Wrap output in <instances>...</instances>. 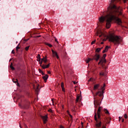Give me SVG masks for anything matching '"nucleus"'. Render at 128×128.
<instances>
[{"label": "nucleus", "mask_w": 128, "mask_h": 128, "mask_svg": "<svg viewBox=\"0 0 128 128\" xmlns=\"http://www.w3.org/2000/svg\"><path fill=\"white\" fill-rule=\"evenodd\" d=\"M120 8L116 7L114 4L110 5L107 10L104 12L102 16L98 18L99 24H104L106 22V28H110L112 26V22H116L118 24H122V20L116 16V14H119L120 16H122V13L118 10Z\"/></svg>", "instance_id": "obj_1"}, {"label": "nucleus", "mask_w": 128, "mask_h": 128, "mask_svg": "<svg viewBox=\"0 0 128 128\" xmlns=\"http://www.w3.org/2000/svg\"><path fill=\"white\" fill-rule=\"evenodd\" d=\"M96 36H99L102 42H106L108 38L109 42H113L115 46H120L122 42V38L120 36L110 35L108 36L106 32H104L102 30H98L96 34Z\"/></svg>", "instance_id": "obj_2"}, {"label": "nucleus", "mask_w": 128, "mask_h": 128, "mask_svg": "<svg viewBox=\"0 0 128 128\" xmlns=\"http://www.w3.org/2000/svg\"><path fill=\"white\" fill-rule=\"evenodd\" d=\"M106 84H104V86H101V88L98 91L96 92V96H104V92L106 90Z\"/></svg>", "instance_id": "obj_3"}, {"label": "nucleus", "mask_w": 128, "mask_h": 128, "mask_svg": "<svg viewBox=\"0 0 128 128\" xmlns=\"http://www.w3.org/2000/svg\"><path fill=\"white\" fill-rule=\"evenodd\" d=\"M106 54H104L102 58L100 60V62L98 63V64H100L103 68H104V64L106 62Z\"/></svg>", "instance_id": "obj_4"}, {"label": "nucleus", "mask_w": 128, "mask_h": 128, "mask_svg": "<svg viewBox=\"0 0 128 128\" xmlns=\"http://www.w3.org/2000/svg\"><path fill=\"white\" fill-rule=\"evenodd\" d=\"M99 100H100L96 98V96H94V106L95 108L98 107V106H100V102H98Z\"/></svg>", "instance_id": "obj_5"}, {"label": "nucleus", "mask_w": 128, "mask_h": 128, "mask_svg": "<svg viewBox=\"0 0 128 128\" xmlns=\"http://www.w3.org/2000/svg\"><path fill=\"white\" fill-rule=\"evenodd\" d=\"M41 118L43 120V122L44 124H46V122H48V115L45 116H41Z\"/></svg>", "instance_id": "obj_6"}, {"label": "nucleus", "mask_w": 128, "mask_h": 128, "mask_svg": "<svg viewBox=\"0 0 128 128\" xmlns=\"http://www.w3.org/2000/svg\"><path fill=\"white\" fill-rule=\"evenodd\" d=\"M102 106H100L98 108L97 112L98 118H100V112L102 111Z\"/></svg>", "instance_id": "obj_7"}, {"label": "nucleus", "mask_w": 128, "mask_h": 128, "mask_svg": "<svg viewBox=\"0 0 128 128\" xmlns=\"http://www.w3.org/2000/svg\"><path fill=\"white\" fill-rule=\"evenodd\" d=\"M100 56L98 54H96L95 56L93 57V60H95L96 62H98L100 60Z\"/></svg>", "instance_id": "obj_8"}, {"label": "nucleus", "mask_w": 128, "mask_h": 128, "mask_svg": "<svg viewBox=\"0 0 128 128\" xmlns=\"http://www.w3.org/2000/svg\"><path fill=\"white\" fill-rule=\"evenodd\" d=\"M52 52L53 56H56L58 60L60 58V57L58 55V53L56 52L54 50H52Z\"/></svg>", "instance_id": "obj_9"}, {"label": "nucleus", "mask_w": 128, "mask_h": 128, "mask_svg": "<svg viewBox=\"0 0 128 128\" xmlns=\"http://www.w3.org/2000/svg\"><path fill=\"white\" fill-rule=\"evenodd\" d=\"M100 86V84H95L94 86V90H98Z\"/></svg>", "instance_id": "obj_10"}, {"label": "nucleus", "mask_w": 128, "mask_h": 128, "mask_svg": "<svg viewBox=\"0 0 128 128\" xmlns=\"http://www.w3.org/2000/svg\"><path fill=\"white\" fill-rule=\"evenodd\" d=\"M92 60H94V59L92 58H88L86 60V64H88V62H90L92 61Z\"/></svg>", "instance_id": "obj_11"}, {"label": "nucleus", "mask_w": 128, "mask_h": 128, "mask_svg": "<svg viewBox=\"0 0 128 128\" xmlns=\"http://www.w3.org/2000/svg\"><path fill=\"white\" fill-rule=\"evenodd\" d=\"M42 78L43 80H46L48 78V75L46 74L44 76L42 77Z\"/></svg>", "instance_id": "obj_12"}, {"label": "nucleus", "mask_w": 128, "mask_h": 128, "mask_svg": "<svg viewBox=\"0 0 128 128\" xmlns=\"http://www.w3.org/2000/svg\"><path fill=\"white\" fill-rule=\"evenodd\" d=\"M80 100H82L81 96H78L76 99V102H80Z\"/></svg>", "instance_id": "obj_13"}, {"label": "nucleus", "mask_w": 128, "mask_h": 128, "mask_svg": "<svg viewBox=\"0 0 128 128\" xmlns=\"http://www.w3.org/2000/svg\"><path fill=\"white\" fill-rule=\"evenodd\" d=\"M102 126V122H99L96 124V128H100Z\"/></svg>", "instance_id": "obj_14"}, {"label": "nucleus", "mask_w": 128, "mask_h": 128, "mask_svg": "<svg viewBox=\"0 0 128 128\" xmlns=\"http://www.w3.org/2000/svg\"><path fill=\"white\" fill-rule=\"evenodd\" d=\"M48 66H50V64H48V65H42V68H48Z\"/></svg>", "instance_id": "obj_15"}, {"label": "nucleus", "mask_w": 128, "mask_h": 128, "mask_svg": "<svg viewBox=\"0 0 128 128\" xmlns=\"http://www.w3.org/2000/svg\"><path fill=\"white\" fill-rule=\"evenodd\" d=\"M12 82H14L15 84H17L16 85L18 86V80L13 79Z\"/></svg>", "instance_id": "obj_16"}, {"label": "nucleus", "mask_w": 128, "mask_h": 128, "mask_svg": "<svg viewBox=\"0 0 128 128\" xmlns=\"http://www.w3.org/2000/svg\"><path fill=\"white\" fill-rule=\"evenodd\" d=\"M42 62H46L48 60L46 59V57L44 58H43L42 59Z\"/></svg>", "instance_id": "obj_17"}, {"label": "nucleus", "mask_w": 128, "mask_h": 128, "mask_svg": "<svg viewBox=\"0 0 128 128\" xmlns=\"http://www.w3.org/2000/svg\"><path fill=\"white\" fill-rule=\"evenodd\" d=\"M104 112H105V114H110V112H108V109H104Z\"/></svg>", "instance_id": "obj_18"}, {"label": "nucleus", "mask_w": 128, "mask_h": 128, "mask_svg": "<svg viewBox=\"0 0 128 128\" xmlns=\"http://www.w3.org/2000/svg\"><path fill=\"white\" fill-rule=\"evenodd\" d=\"M38 86H40V85H38L36 88V92H38L39 90H38Z\"/></svg>", "instance_id": "obj_19"}, {"label": "nucleus", "mask_w": 128, "mask_h": 128, "mask_svg": "<svg viewBox=\"0 0 128 128\" xmlns=\"http://www.w3.org/2000/svg\"><path fill=\"white\" fill-rule=\"evenodd\" d=\"M100 48H98L96 49V52H100Z\"/></svg>", "instance_id": "obj_20"}, {"label": "nucleus", "mask_w": 128, "mask_h": 128, "mask_svg": "<svg viewBox=\"0 0 128 128\" xmlns=\"http://www.w3.org/2000/svg\"><path fill=\"white\" fill-rule=\"evenodd\" d=\"M94 120L96 122H98V118H96V113L94 115Z\"/></svg>", "instance_id": "obj_21"}, {"label": "nucleus", "mask_w": 128, "mask_h": 128, "mask_svg": "<svg viewBox=\"0 0 128 128\" xmlns=\"http://www.w3.org/2000/svg\"><path fill=\"white\" fill-rule=\"evenodd\" d=\"M10 68H12V70H14V68L12 66V63L11 64V65L10 66Z\"/></svg>", "instance_id": "obj_22"}, {"label": "nucleus", "mask_w": 128, "mask_h": 128, "mask_svg": "<svg viewBox=\"0 0 128 128\" xmlns=\"http://www.w3.org/2000/svg\"><path fill=\"white\" fill-rule=\"evenodd\" d=\"M20 46V44H18V46L16 47V50H20V47L18 46Z\"/></svg>", "instance_id": "obj_23"}, {"label": "nucleus", "mask_w": 128, "mask_h": 128, "mask_svg": "<svg viewBox=\"0 0 128 128\" xmlns=\"http://www.w3.org/2000/svg\"><path fill=\"white\" fill-rule=\"evenodd\" d=\"M108 46H106V47L105 48V50H106V52H108Z\"/></svg>", "instance_id": "obj_24"}, {"label": "nucleus", "mask_w": 128, "mask_h": 128, "mask_svg": "<svg viewBox=\"0 0 128 128\" xmlns=\"http://www.w3.org/2000/svg\"><path fill=\"white\" fill-rule=\"evenodd\" d=\"M96 40H94V41H92V42H91V44H96Z\"/></svg>", "instance_id": "obj_25"}, {"label": "nucleus", "mask_w": 128, "mask_h": 128, "mask_svg": "<svg viewBox=\"0 0 128 128\" xmlns=\"http://www.w3.org/2000/svg\"><path fill=\"white\" fill-rule=\"evenodd\" d=\"M28 48H30V46L26 47L25 50H28Z\"/></svg>", "instance_id": "obj_26"}, {"label": "nucleus", "mask_w": 128, "mask_h": 128, "mask_svg": "<svg viewBox=\"0 0 128 128\" xmlns=\"http://www.w3.org/2000/svg\"><path fill=\"white\" fill-rule=\"evenodd\" d=\"M47 46H49L50 48H52V46L50 44H46Z\"/></svg>", "instance_id": "obj_27"}, {"label": "nucleus", "mask_w": 128, "mask_h": 128, "mask_svg": "<svg viewBox=\"0 0 128 128\" xmlns=\"http://www.w3.org/2000/svg\"><path fill=\"white\" fill-rule=\"evenodd\" d=\"M100 76H104V73L101 72L100 73Z\"/></svg>", "instance_id": "obj_28"}, {"label": "nucleus", "mask_w": 128, "mask_h": 128, "mask_svg": "<svg viewBox=\"0 0 128 128\" xmlns=\"http://www.w3.org/2000/svg\"><path fill=\"white\" fill-rule=\"evenodd\" d=\"M37 58H39V60H40V55L38 54Z\"/></svg>", "instance_id": "obj_29"}, {"label": "nucleus", "mask_w": 128, "mask_h": 128, "mask_svg": "<svg viewBox=\"0 0 128 128\" xmlns=\"http://www.w3.org/2000/svg\"><path fill=\"white\" fill-rule=\"evenodd\" d=\"M61 88H64V82L61 83Z\"/></svg>", "instance_id": "obj_30"}, {"label": "nucleus", "mask_w": 128, "mask_h": 128, "mask_svg": "<svg viewBox=\"0 0 128 128\" xmlns=\"http://www.w3.org/2000/svg\"><path fill=\"white\" fill-rule=\"evenodd\" d=\"M39 72H40L41 74H44V72H42V71L40 70H39Z\"/></svg>", "instance_id": "obj_31"}, {"label": "nucleus", "mask_w": 128, "mask_h": 128, "mask_svg": "<svg viewBox=\"0 0 128 128\" xmlns=\"http://www.w3.org/2000/svg\"><path fill=\"white\" fill-rule=\"evenodd\" d=\"M94 80V78H90L88 80V82H92V80Z\"/></svg>", "instance_id": "obj_32"}, {"label": "nucleus", "mask_w": 128, "mask_h": 128, "mask_svg": "<svg viewBox=\"0 0 128 128\" xmlns=\"http://www.w3.org/2000/svg\"><path fill=\"white\" fill-rule=\"evenodd\" d=\"M62 88V92H66V90H64V87H63Z\"/></svg>", "instance_id": "obj_33"}, {"label": "nucleus", "mask_w": 128, "mask_h": 128, "mask_svg": "<svg viewBox=\"0 0 128 128\" xmlns=\"http://www.w3.org/2000/svg\"><path fill=\"white\" fill-rule=\"evenodd\" d=\"M124 118H128V115H126V114H125L124 115Z\"/></svg>", "instance_id": "obj_34"}, {"label": "nucleus", "mask_w": 128, "mask_h": 128, "mask_svg": "<svg viewBox=\"0 0 128 128\" xmlns=\"http://www.w3.org/2000/svg\"><path fill=\"white\" fill-rule=\"evenodd\" d=\"M55 38V42H56L57 44H58V40H56V38Z\"/></svg>", "instance_id": "obj_35"}, {"label": "nucleus", "mask_w": 128, "mask_h": 128, "mask_svg": "<svg viewBox=\"0 0 128 128\" xmlns=\"http://www.w3.org/2000/svg\"><path fill=\"white\" fill-rule=\"evenodd\" d=\"M48 112H52V110H51V109H50V110H48Z\"/></svg>", "instance_id": "obj_36"}, {"label": "nucleus", "mask_w": 128, "mask_h": 128, "mask_svg": "<svg viewBox=\"0 0 128 128\" xmlns=\"http://www.w3.org/2000/svg\"><path fill=\"white\" fill-rule=\"evenodd\" d=\"M102 52H103V54H104V52H106V50H104L102 51Z\"/></svg>", "instance_id": "obj_37"}, {"label": "nucleus", "mask_w": 128, "mask_h": 128, "mask_svg": "<svg viewBox=\"0 0 128 128\" xmlns=\"http://www.w3.org/2000/svg\"><path fill=\"white\" fill-rule=\"evenodd\" d=\"M126 0H123L124 2V4L126 3Z\"/></svg>", "instance_id": "obj_38"}, {"label": "nucleus", "mask_w": 128, "mask_h": 128, "mask_svg": "<svg viewBox=\"0 0 128 128\" xmlns=\"http://www.w3.org/2000/svg\"><path fill=\"white\" fill-rule=\"evenodd\" d=\"M60 128H64L62 126H60Z\"/></svg>", "instance_id": "obj_39"}, {"label": "nucleus", "mask_w": 128, "mask_h": 128, "mask_svg": "<svg viewBox=\"0 0 128 128\" xmlns=\"http://www.w3.org/2000/svg\"><path fill=\"white\" fill-rule=\"evenodd\" d=\"M12 54H14V50H12Z\"/></svg>", "instance_id": "obj_40"}, {"label": "nucleus", "mask_w": 128, "mask_h": 128, "mask_svg": "<svg viewBox=\"0 0 128 128\" xmlns=\"http://www.w3.org/2000/svg\"><path fill=\"white\" fill-rule=\"evenodd\" d=\"M37 60H38V62H40V58H38Z\"/></svg>", "instance_id": "obj_41"}, {"label": "nucleus", "mask_w": 128, "mask_h": 128, "mask_svg": "<svg viewBox=\"0 0 128 128\" xmlns=\"http://www.w3.org/2000/svg\"><path fill=\"white\" fill-rule=\"evenodd\" d=\"M39 64H42V61L40 62H39Z\"/></svg>", "instance_id": "obj_42"}, {"label": "nucleus", "mask_w": 128, "mask_h": 128, "mask_svg": "<svg viewBox=\"0 0 128 128\" xmlns=\"http://www.w3.org/2000/svg\"><path fill=\"white\" fill-rule=\"evenodd\" d=\"M102 128H106V126H102Z\"/></svg>", "instance_id": "obj_43"}, {"label": "nucleus", "mask_w": 128, "mask_h": 128, "mask_svg": "<svg viewBox=\"0 0 128 128\" xmlns=\"http://www.w3.org/2000/svg\"><path fill=\"white\" fill-rule=\"evenodd\" d=\"M48 73L49 74H50V71H48Z\"/></svg>", "instance_id": "obj_44"}, {"label": "nucleus", "mask_w": 128, "mask_h": 128, "mask_svg": "<svg viewBox=\"0 0 128 128\" xmlns=\"http://www.w3.org/2000/svg\"><path fill=\"white\" fill-rule=\"evenodd\" d=\"M100 44H104V42H101Z\"/></svg>", "instance_id": "obj_45"}, {"label": "nucleus", "mask_w": 128, "mask_h": 128, "mask_svg": "<svg viewBox=\"0 0 128 128\" xmlns=\"http://www.w3.org/2000/svg\"><path fill=\"white\" fill-rule=\"evenodd\" d=\"M120 118H122V117L120 116L119 117V121L120 120Z\"/></svg>", "instance_id": "obj_46"}, {"label": "nucleus", "mask_w": 128, "mask_h": 128, "mask_svg": "<svg viewBox=\"0 0 128 128\" xmlns=\"http://www.w3.org/2000/svg\"><path fill=\"white\" fill-rule=\"evenodd\" d=\"M52 100V104H54V100Z\"/></svg>", "instance_id": "obj_47"}, {"label": "nucleus", "mask_w": 128, "mask_h": 128, "mask_svg": "<svg viewBox=\"0 0 128 128\" xmlns=\"http://www.w3.org/2000/svg\"><path fill=\"white\" fill-rule=\"evenodd\" d=\"M124 122V119L122 120V122Z\"/></svg>", "instance_id": "obj_48"}, {"label": "nucleus", "mask_w": 128, "mask_h": 128, "mask_svg": "<svg viewBox=\"0 0 128 128\" xmlns=\"http://www.w3.org/2000/svg\"><path fill=\"white\" fill-rule=\"evenodd\" d=\"M33 88H36L34 85H33Z\"/></svg>", "instance_id": "obj_49"}, {"label": "nucleus", "mask_w": 128, "mask_h": 128, "mask_svg": "<svg viewBox=\"0 0 128 128\" xmlns=\"http://www.w3.org/2000/svg\"><path fill=\"white\" fill-rule=\"evenodd\" d=\"M70 116L71 118H72V116L71 114H70Z\"/></svg>", "instance_id": "obj_50"}, {"label": "nucleus", "mask_w": 128, "mask_h": 128, "mask_svg": "<svg viewBox=\"0 0 128 128\" xmlns=\"http://www.w3.org/2000/svg\"><path fill=\"white\" fill-rule=\"evenodd\" d=\"M74 84H76V82H74Z\"/></svg>", "instance_id": "obj_51"}, {"label": "nucleus", "mask_w": 128, "mask_h": 128, "mask_svg": "<svg viewBox=\"0 0 128 128\" xmlns=\"http://www.w3.org/2000/svg\"><path fill=\"white\" fill-rule=\"evenodd\" d=\"M82 125L84 124V123H83L82 122Z\"/></svg>", "instance_id": "obj_52"}, {"label": "nucleus", "mask_w": 128, "mask_h": 128, "mask_svg": "<svg viewBox=\"0 0 128 128\" xmlns=\"http://www.w3.org/2000/svg\"><path fill=\"white\" fill-rule=\"evenodd\" d=\"M118 0V2H120V0Z\"/></svg>", "instance_id": "obj_53"}, {"label": "nucleus", "mask_w": 128, "mask_h": 128, "mask_svg": "<svg viewBox=\"0 0 128 128\" xmlns=\"http://www.w3.org/2000/svg\"><path fill=\"white\" fill-rule=\"evenodd\" d=\"M16 44H18V42H16Z\"/></svg>", "instance_id": "obj_54"}, {"label": "nucleus", "mask_w": 128, "mask_h": 128, "mask_svg": "<svg viewBox=\"0 0 128 128\" xmlns=\"http://www.w3.org/2000/svg\"><path fill=\"white\" fill-rule=\"evenodd\" d=\"M10 60H12L10 59Z\"/></svg>", "instance_id": "obj_55"}, {"label": "nucleus", "mask_w": 128, "mask_h": 128, "mask_svg": "<svg viewBox=\"0 0 128 128\" xmlns=\"http://www.w3.org/2000/svg\"><path fill=\"white\" fill-rule=\"evenodd\" d=\"M67 112H68V111H67Z\"/></svg>", "instance_id": "obj_56"}, {"label": "nucleus", "mask_w": 128, "mask_h": 128, "mask_svg": "<svg viewBox=\"0 0 128 128\" xmlns=\"http://www.w3.org/2000/svg\"><path fill=\"white\" fill-rule=\"evenodd\" d=\"M26 128H28V127H26Z\"/></svg>", "instance_id": "obj_57"}]
</instances>
